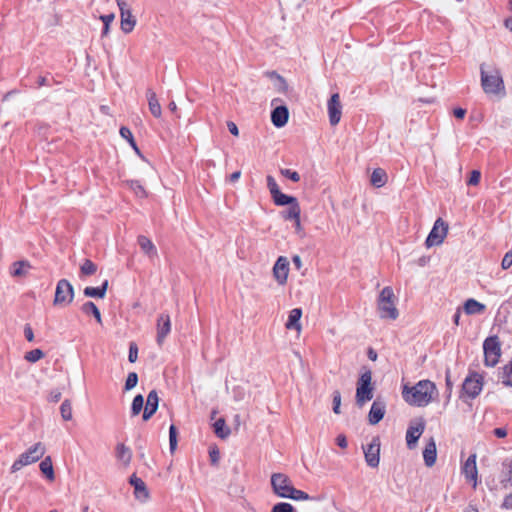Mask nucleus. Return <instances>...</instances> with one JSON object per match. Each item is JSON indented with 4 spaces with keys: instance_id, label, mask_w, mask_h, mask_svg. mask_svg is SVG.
<instances>
[{
    "instance_id": "45",
    "label": "nucleus",
    "mask_w": 512,
    "mask_h": 512,
    "mask_svg": "<svg viewBox=\"0 0 512 512\" xmlns=\"http://www.w3.org/2000/svg\"><path fill=\"white\" fill-rule=\"evenodd\" d=\"M280 173L282 176L290 179L293 182H299L301 177L297 171H292L290 169H281Z\"/></svg>"
},
{
    "instance_id": "42",
    "label": "nucleus",
    "mask_w": 512,
    "mask_h": 512,
    "mask_svg": "<svg viewBox=\"0 0 512 512\" xmlns=\"http://www.w3.org/2000/svg\"><path fill=\"white\" fill-rule=\"evenodd\" d=\"M271 512H295V509L290 503L280 502L272 507Z\"/></svg>"
},
{
    "instance_id": "57",
    "label": "nucleus",
    "mask_w": 512,
    "mask_h": 512,
    "mask_svg": "<svg viewBox=\"0 0 512 512\" xmlns=\"http://www.w3.org/2000/svg\"><path fill=\"white\" fill-rule=\"evenodd\" d=\"M493 433L498 438H504L507 436V430L502 427L494 429Z\"/></svg>"
},
{
    "instance_id": "31",
    "label": "nucleus",
    "mask_w": 512,
    "mask_h": 512,
    "mask_svg": "<svg viewBox=\"0 0 512 512\" xmlns=\"http://www.w3.org/2000/svg\"><path fill=\"white\" fill-rule=\"evenodd\" d=\"M272 199L277 206L291 205L298 201L297 198H295L293 196L286 195V194L282 193L281 191H278L277 193H275L272 196Z\"/></svg>"
},
{
    "instance_id": "47",
    "label": "nucleus",
    "mask_w": 512,
    "mask_h": 512,
    "mask_svg": "<svg viewBox=\"0 0 512 512\" xmlns=\"http://www.w3.org/2000/svg\"><path fill=\"white\" fill-rule=\"evenodd\" d=\"M266 181H267V188L269 189L271 196H273L275 193L280 191L276 180L271 175H268L266 177Z\"/></svg>"
},
{
    "instance_id": "38",
    "label": "nucleus",
    "mask_w": 512,
    "mask_h": 512,
    "mask_svg": "<svg viewBox=\"0 0 512 512\" xmlns=\"http://www.w3.org/2000/svg\"><path fill=\"white\" fill-rule=\"evenodd\" d=\"M504 468L506 469L505 477L502 480V483L505 487L508 485L512 486V459H507L503 463Z\"/></svg>"
},
{
    "instance_id": "55",
    "label": "nucleus",
    "mask_w": 512,
    "mask_h": 512,
    "mask_svg": "<svg viewBox=\"0 0 512 512\" xmlns=\"http://www.w3.org/2000/svg\"><path fill=\"white\" fill-rule=\"evenodd\" d=\"M336 443L339 447H341L343 449H345L348 445L347 439H346L345 435H343V434H340L337 436Z\"/></svg>"
},
{
    "instance_id": "60",
    "label": "nucleus",
    "mask_w": 512,
    "mask_h": 512,
    "mask_svg": "<svg viewBox=\"0 0 512 512\" xmlns=\"http://www.w3.org/2000/svg\"><path fill=\"white\" fill-rule=\"evenodd\" d=\"M453 114L456 118L462 119V118H464V116L466 114V110H464L462 108H456V109H454Z\"/></svg>"
},
{
    "instance_id": "35",
    "label": "nucleus",
    "mask_w": 512,
    "mask_h": 512,
    "mask_svg": "<svg viewBox=\"0 0 512 512\" xmlns=\"http://www.w3.org/2000/svg\"><path fill=\"white\" fill-rule=\"evenodd\" d=\"M120 135L122 138L126 139L130 146L134 149V151L137 153V154H140V150L134 140V137H133V134L131 132V130L127 127H121L120 128Z\"/></svg>"
},
{
    "instance_id": "46",
    "label": "nucleus",
    "mask_w": 512,
    "mask_h": 512,
    "mask_svg": "<svg viewBox=\"0 0 512 512\" xmlns=\"http://www.w3.org/2000/svg\"><path fill=\"white\" fill-rule=\"evenodd\" d=\"M81 310L87 316L96 317V305L93 302L83 304Z\"/></svg>"
},
{
    "instance_id": "18",
    "label": "nucleus",
    "mask_w": 512,
    "mask_h": 512,
    "mask_svg": "<svg viewBox=\"0 0 512 512\" xmlns=\"http://www.w3.org/2000/svg\"><path fill=\"white\" fill-rule=\"evenodd\" d=\"M129 483L134 488V496L141 502H146L149 498V492L146 487L145 482L136 476V474H132Z\"/></svg>"
},
{
    "instance_id": "39",
    "label": "nucleus",
    "mask_w": 512,
    "mask_h": 512,
    "mask_svg": "<svg viewBox=\"0 0 512 512\" xmlns=\"http://www.w3.org/2000/svg\"><path fill=\"white\" fill-rule=\"evenodd\" d=\"M44 357V352L41 349H33L24 355V359L30 363H36Z\"/></svg>"
},
{
    "instance_id": "6",
    "label": "nucleus",
    "mask_w": 512,
    "mask_h": 512,
    "mask_svg": "<svg viewBox=\"0 0 512 512\" xmlns=\"http://www.w3.org/2000/svg\"><path fill=\"white\" fill-rule=\"evenodd\" d=\"M74 300V288L70 281L67 279H61L57 282L55 288V294L53 299V305L55 307H67Z\"/></svg>"
},
{
    "instance_id": "11",
    "label": "nucleus",
    "mask_w": 512,
    "mask_h": 512,
    "mask_svg": "<svg viewBox=\"0 0 512 512\" xmlns=\"http://www.w3.org/2000/svg\"><path fill=\"white\" fill-rule=\"evenodd\" d=\"M483 388V377L478 373H471L466 377L463 385L462 391L469 398L477 397Z\"/></svg>"
},
{
    "instance_id": "49",
    "label": "nucleus",
    "mask_w": 512,
    "mask_h": 512,
    "mask_svg": "<svg viewBox=\"0 0 512 512\" xmlns=\"http://www.w3.org/2000/svg\"><path fill=\"white\" fill-rule=\"evenodd\" d=\"M340 406H341V394L339 391H334L333 393V411L335 414H340Z\"/></svg>"
},
{
    "instance_id": "14",
    "label": "nucleus",
    "mask_w": 512,
    "mask_h": 512,
    "mask_svg": "<svg viewBox=\"0 0 512 512\" xmlns=\"http://www.w3.org/2000/svg\"><path fill=\"white\" fill-rule=\"evenodd\" d=\"M120 14H121V30L128 34L133 31L135 25H136V19L132 15L131 10L128 8L126 2L117 0Z\"/></svg>"
},
{
    "instance_id": "33",
    "label": "nucleus",
    "mask_w": 512,
    "mask_h": 512,
    "mask_svg": "<svg viewBox=\"0 0 512 512\" xmlns=\"http://www.w3.org/2000/svg\"><path fill=\"white\" fill-rule=\"evenodd\" d=\"M40 470L49 480H54V469L50 457H46L44 460H42L40 463Z\"/></svg>"
},
{
    "instance_id": "29",
    "label": "nucleus",
    "mask_w": 512,
    "mask_h": 512,
    "mask_svg": "<svg viewBox=\"0 0 512 512\" xmlns=\"http://www.w3.org/2000/svg\"><path fill=\"white\" fill-rule=\"evenodd\" d=\"M370 181L377 188L383 187L387 182V174L381 168L374 169Z\"/></svg>"
},
{
    "instance_id": "4",
    "label": "nucleus",
    "mask_w": 512,
    "mask_h": 512,
    "mask_svg": "<svg viewBox=\"0 0 512 512\" xmlns=\"http://www.w3.org/2000/svg\"><path fill=\"white\" fill-rule=\"evenodd\" d=\"M481 86L484 92L488 95H494L499 98L505 96V85L502 76L498 70H494L488 74L484 65H481Z\"/></svg>"
},
{
    "instance_id": "30",
    "label": "nucleus",
    "mask_w": 512,
    "mask_h": 512,
    "mask_svg": "<svg viewBox=\"0 0 512 512\" xmlns=\"http://www.w3.org/2000/svg\"><path fill=\"white\" fill-rule=\"evenodd\" d=\"M30 263L28 261H16L12 264V276L14 277H20L27 274L28 270L30 269Z\"/></svg>"
},
{
    "instance_id": "32",
    "label": "nucleus",
    "mask_w": 512,
    "mask_h": 512,
    "mask_svg": "<svg viewBox=\"0 0 512 512\" xmlns=\"http://www.w3.org/2000/svg\"><path fill=\"white\" fill-rule=\"evenodd\" d=\"M214 432L221 439L227 438L231 433L230 429L226 426L225 420L223 418H219L214 423Z\"/></svg>"
},
{
    "instance_id": "10",
    "label": "nucleus",
    "mask_w": 512,
    "mask_h": 512,
    "mask_svg": "<svg viewBox=\"0 0 512 512\" xmlns=\"http://www.w3.org/2000/svg\"><path fill=\"white\" fill-rule=\"evenodd\" d=\"M425 430V420L417 418L410 422L406 431V444L409 449H414Z\"/></svg>"
},
{
    "instance_id": "16",
    "label": "nucleus",
    "mask_w": 512,
    "mask_h": 512,
    "mask_svg": "<svg viewBox=\"0 0 512 512\" xmlns=\"http://www.w3.org/2000/svg\"><path fill=\"white\" fill-rule=\"evenodd\" d=\"M462 473L466 480L472 483L473 488H476L478 484V469L475 454H472L467 458L463 464Z\"/></svg>"
},
{
    "instance_id": "1",
    "label": "nucleus",
    "mask_w": 512,
    "mask_h": 512,
    "mask_svg": "<svg viewBox=\"0 0 512 512\" xmlns=\"http://www.w3.org/2000/svg\"><path fill=\"white\" fill-rule=\"evenodd\" d=\"M438 389L430 380H420L415 385L402 386V398L410 406L426 407L438 397Z\"/></svg>"
},
{
    "instance_id": "63",
    "label": "nucleus",
    "mask_w": 512,
    "mask_h": 512,
    "mask_svg": "<svg viewBox=\"0 0 512 512\" xmlns=\"http://www.w3.org/2000/svg\"><path fill=\"white\" fill-rule=\"evenodd\" d=\"M25 336L29 342L34 340V333L30 327L25 328Z\"/></svg>"
},
{
    "instance_id": "17",
    "label": "nucleus",
    "mask_w": 512,
    "mask_h": 512,
    "mask_svg": "<svg viewBox=\"0 0 512 512\" xmlns=\"http://www.w3.org/2000/svg\"><path fill=\"white\" fill-rule=\"evenodd\" d=\"M171 331V320L168 314H161L157 319L156 341L162 345Z\"/></svg>"
},
{
    "instance_id": "26",
    "label": "nucleus",
    "mask_w": 512,
    "mask_h": 512,
    "mask_svg": "<svg viewBox=\"0 0 512 512\" xmlns=\"http://www.w3.org/2000/svg\"><path fill=\"white\" fill-rule=\"evenodd\" d=\"M146 95L148 99V107L151 114L156 118H160L162 115V108L158 101L156 93L152 90H148Z\"/></svg>"
},
{
    "instance_id": "22",
    "label": "nucleus",
    "mask_w": 512,
    "mask_h": 512,
    "mask_svg": "<svg viewBox=\"0 0 512 512\" xmlns=\"http://www.w3.org/2000/svg\"><path fill=\"white\" fill-rule=\"evenodd\" d=\"M116 459L118 464L126 469L132 459L131 449L125 446L123 443L118 444L116 446Z\"/></svg>"
},
{
    "instance_id": "5",
    "label": "nucleus",
    "mask_w": 512,
    "mask_h": 512,
    "mask_svg": "<svg viewBox=\"0 0 512 512\" xmlns=\"http://www.w3.org/2000/svg\"><path fill=\"white\" fill-rule=\"evenodd\" d=\"M45 454V447L42 443H36L27 449L25 452L12 463L11 472L15 473L21 470L23 467L28 466L32 463L37 462Z\"/></svg>"
},
{
    "instance_id": "3",
    "label": "nucleus",
    "mask_w": 512,
    "mask_h": 512,
    "mask_svg": "<svg viewBox=\"0 0 512 512\" xmlns=\"http://www.w3.org/2000/svg\"><path fill=\"white\" fill-rule=\"evenodd\" d=\"M377 308L381 319L395 320L399 316L395 305V295L393 289L389 286L384 287L380 292Z\"/></svg>"
},
{
    "instance_id": "9",
    "label": "nucleus",
    "mask_w": 512,
    "mask_h": 512,
    "mask_svg": "<svg viewBox=\"0 0 512 512\" xmlns=\"http://www.w3.org/2000/svg\"><path fill=\"white\" fill-rule=\"evenodd\" d=\"M447 233L448 225L443 219L438 218L426 239V246L430 248L442 244L445 237L447 236Z\"/></svg>"
},
{
    "instance_id": "51",
    "label": "nucleus",
    "mask_w": 512,
    "mask_h": 512,
    "mask_svg": "<svg viewBox=\"0 0 512 512\" xmlns=\"http://www.w3.org/2000/svg\"><path fill=\"white\" fill-rule=\"evenodd\" d=\"M512 266V251H508L501 262L502 269L506 270Z\"/></svg>"
},
{
    "instance_id": "24",
    "label": "nucleus",
    "mask_w": 512,
    "mask_h": 512,
    "mask_svg": "<svg viewBox=\"0 0 512 512\" xmlns=\"http://www.w3.org/2000/svg\"><path fill=\"white\" fill-rule=\"evenodd\" d=\"M137 241L142 252L150 259H155L158 256L157 248L149 238L140 235Z\"/></svg>"
},
{
    "instance_id": "37",
    "label": "nucleus",
    "mask_w": 512,
    "mask_h": 512,
    "mask_svg": "<svg viewBox=\"0 0 512 512\" xmlns=\"http://www.w3.org/2000/svg\"><path fill=\"white\" fill-rule=\"evenodd\" d=\"M501 379L505 386L512 387V360L504 366Z\"/></svg>"
},
{
    "instance_id": "40",
    "label": "nucleus",
    "mask_w": 512,
    "mask_h": 512,
    "mask_svg": "<svg viewBox=\"0 0 512 512\" xmlns=\"http://www.w3.org/2000/svg\"><path fill=\"white\" fill-rule=\"evenodd\" d=\"M143 405H144L143 396L141 394L136 395L132 402V407H131L132 415H134V416L138 415L142 411Z\"/></svg>"
},
{
    "instance_id": "13",
    "label": "nucleus",
    "mask_w": 512,
    "mask_h": 512,
    "mask_svg": "<svg viewBox=\"0 0 512 512\" xmlns=\"http://www.w3.org/2000/svg\"><path fill=\"white\" fill-rule=\"evenodd\" d=\"M365 461L368 466L376 468L380 462V441L373 438L372 441L364 447Z\"/></svg>"
},
{
    "instance_id": "19",
    "label": "nucleus",
    "mask_w": 512,
    "mask_h": 512,
    "mask_svg": "<svg viewBox=\"0 0 512 512\" xmlns=\"http://www.w3.org/2000/svg\"><path fill=\"white\" fill-rule=\"evenodd\" d=\"M386 412V404L383 400L379 398L376 399L371 406V409L368 414V421L371 425L378 424L384 417Z\"/></svg>"
},
{
    "instance_id": "2",
    "label": "nucleus",
    "mask_w": 512,
    "mask_h": 512,
    "mask_svg": "<svg viewBox=\"0 0 512 512\" xmlns=\"http://www.w3.org/2000/svg\"><path fill=\"white\" fill-rule=\"evenodd\" d=\"M271 487L275 495L281 498H289L297 501H306L310 496L301 490L294 488L291 479L284 473H273L271 475Z\"/></svg>"
},
{
    "instance_id": "28",
    "label": "nucleus",
    "mask_w": 512,
    "mask_h": 512,
    "mask_svg": "<svg viewBox=\"0 0 512 512\" xmlns=\"http://www.w3.org/2000/svg\"><path fill=\"white\" fill-rule=\"evenodd\" d=\"M95 270L96 268L94 263L89 259H85L80 265V271L78 274L79 280L83 282L86 281L87 277L93 275Z\"/></svg>"
},
{
    "instance_id": "23",
    "label": "nucleus",
    "mask_w": 512,
    "mask_h": 512,
    "mask_svg": "<svg viewBox=\"0 0 512 512\" xmlns=\"http://www.w3.org/2000/svg\"><path fill=\"white\" fill-rule=\"evenodd\" d=\"M423 458L427 467H432L436 463L437 448L433 438H430L423 450Z\"/></svg>"
},
{
    "instance_id": "21",
    "label": "nucleus",
    "mask_w": 512,
    "mask_h": 512,
    "mask_svg": "<svg viewBox=\"0 0 512 512\" xmlns=\"http://www.w3.org/2000/svg\"><path fill=\"white\" fill-rule=\"evenodd\" d=\"M159 398L155 390L149 392L146 400V406L143 412V420L147 421L158 409Z\"/></svg>"
},
{
    "instance_id": "41",
    "label": "nucleus",
    "mask_w": 512,
    "mask_h": 512,
    "mask_svg": "<svg viewBox=\"0 0 512 512\" xmlns=\"http://www.w3.org/2000/svg\"><path fill=\"white\" fill-rule=\"evenodd\" d=\"M61 416L65 421H70L73 417L72 407L68 401H64L60 407Z\"/></svg>"
},
{
    "instance_id": "58",
    "label": "nucleus",
    "mask_w": 512,
    "mask_h": 512,
    "mask_svg": "<svg viewBox=\"0 0 512 512\" xmlns=\"http://www.w3.org/2000/svg\"><path fill=\"white\" fill-rule=\"evenodd\" d=\"M279 83L277 84V89L281 92H285L287 90V83L280 76H277Z\"/></svg>"
},
{
    "instance_id": "50",
    "label": "nucleus",
    "mask_w": 512,
    "mask_h": 512,
    "mask_svg": "<svg viewBox=\"0 0 512 512\" xmlns=\"http://www.w3.org/2000/svg\"><path fill=\"white\" fill-rule=\"evenodd\" d=\"M137 358H138V347H137L136 343L131 342L130 346H129L128 359L131 363H134V362H136Z\"/></svg>"
},
{
    "instance_id": "56",
    "label": "nucleus",
    "mask_w": 512,
    "mask_h": 512,
    "mask_svg": "<svg viewBox=\"0 0 512 512\" xmlns=\"http://www.w3.org/2000/svg\"><path fill=\"white\" fill-rule=\"evenodd\" d=\"M294 227H295V232L298 235L303 236V227H302V224L300 221V217H298L297 219L294 220Z\"/></svg>"
},
{
    "instance_id": "34",
    "label": "nucleus",
    "mask_w": 512,
    "mask_h": 512,
    "mask_svg": "<svg viewBox=\"0 0 512 512\" xmlns=\"http://www.w3.org/2000/svg\"><path fill=\"white\" fill-rule=\"evenodd\" d=\"M300 214H301V208L297 201V202L289 205L288 210L283 212V218L285 220H293L294 221L295 219L300 217Z\"/></svg>"
},
{
    "instance_id": "43",
    "label": "nucleus",
    "mask_w": 512,
    "mask_h": 512,
    "mask_svg": "<svg viewBox=\"0 0 512 512\" xmlns=\"http://www.w3.org/2000/svg\"><path fill=\"white\" fill-rule=\"evenodd\" d=\"M138 383V375L135 372H130L127 376L124 389L129 391L133 389Z\"/></svg>"
},
{
    "instance_id": "15",
    "label": "nucleus",
    "mask_w": 512,
    "mask_h": 512,
    "mask_svg": "<svg viewBox=\"0 0 512 512\" xmlns=\"http://www.w3.org/2000/svg\"><path fill=\"white\" fill-rule=\"evenodd\" d=\"M327 108L329 122L332 126H336L340 122L342 116V104L338 93L331 95L327 104Z\"/></svg>"
},
{
    "instance_id": "7",
    "label": "nucleus",
    "mask_w": 512,
    "mask_h": 512,
    "mask_svg": "<svg viewBox=\"0 0 512 512\" xmlns=\"http://www.w3.org/2000/svg\"><path fill=\"white\" fill-rule=\"evenodd\" d=\"M372 374L370 371L364 372L357 383L356 404L362 407L366 402L373 398Z\"/></svg>"
},
{
    "instance_id": "52",
    "label": "nucleus",
    "mask_w": 512,
    "mask_h": 512,
    "mask_svg": "<svg viewBox=\"0 0 512 512\" xmlns=\"http://www.w3.org/2000/svg\"><path fill=\"white\" fill-rule=\"evenodd\" d=\"M481 178V173L478 170H473L470 174L468 185L476 186L478 185Z\"/></svg>"
},
{
    "instance_id": "62",
    "label": "nucleus",
    "mask_w": 512,
    "mask_h": 512,
    "mask_svg": "<svg viewBox=\"0 0 512 512\" xmlns=\"http://www.w3.org/2000/svg\"><path fill=\"white\" fill-rule=\"evenodd\" d=\"M292 261H293V264L295 265V267L298 270L301 269V267H302V260H301V257L299 255L293 256Z\"/></svg>"
},
{
    "instance_id": "27",
    "label": "nucleus",
    "mask_w": 512,
    "mask_h": 512,
    "mask_svg": "<svg viewBox=\"0 0 512 512\" xmlns=\"http://www.w3.org/2000/svg\"><path fill=\"white\" fill-rule=\"evenodd\" d=\"M463 309L466 314L474 315L483 313L486 309V306L471 298L465 301Z\"/></svg>"
},
{
    "instance_id": "61",
    "label": "nucleus",
    "mask_w": 512,
    "mask_h": 512,
    "mask_svg": "<svg viewBox=\"0 0 512 512\" xmlns=\"http://www.w3.org/2000/svg\"><path fill=\"white\" fill-rule=\"evenodd\" d=\"M84 294L88 297H96V287H86Z\"/></svg>"
},
{
    "instance_id": "54",
    "label": "nucleus",
    "mask_w": 512,
    "mask_h": 512,
    "mask_svg": "<svg viewBox=\"0 0 512 512\" xmlns=\"http://www.w3.org/2000/svg\"><path fill=\"white\" fill-rule=\"evenodd\" d=\"M227 128L229 130V132L234 135V136H238L239 135V129L237 127V125L232 122V121H228L227 122Z\"/></svg>"
},
{
    "instance_id": "48",
    "label": "nucleus",
    "mask_w": 512,
    "mask_h": 512,
    "mask_svg": "<svg viewBox=\"0 0 512 512\" xmlns=\"http://www.w3.org/2000/svg\"><path fill=\"white\" fill-rule=\"evenodd\" d=\"M99 18L104 23V28H103L102 34L106 35V34H108L109 25L113 22V20L115 18V15L114 14H108V15L100 16Z\"/></svg>"
},
{
    "instance_id": "25",
    "label": "nucleus",
    "mask_w": 512,
    "mask_h": 512,
    "mask_svg": "<svg viewBox=\"0 0 512 512\" xmlns=\"http://www.w3.org/2000/svg\"><path fill=\"white\" fill-rule=\"evenodd\" d=\"M302 316V310L300 308H294L290 311L288 320L285 324L286 329L288 330H296L300 332L302 329L300 319Z\"/></svg>"
},
{
    "instance_id": "8",
    "label": "nucleus",
    "mask_w": 512,
    "mask_h": 512,
    "mask_svg": "<svg viewBox=\"0 0 512 512\" xmlns=\"http://www.w3.org/2000/svg\"><path fill=\"white\" fill-rule=\"evenodd\" d=\"M483 350L486 366H495L499 362V358L501 356V345L498 337H488L483 343Z\"/></svg>"
},
{
    "instance_id": "36",
    "label": "nucleus",
    "mask_w": 512,
    "mask_h": 512,
    "mask_svg": "<svg viewBox=\"0 0 512 512\" xmlns=\"http://www.w3.org/2000/svg\"><path fill=\"white\" fill-rule=\"evenodd\" d=\"M129 188L134 191V194L139 198L147 197V192L144 187L137 180L128 181Z\"/></svg>"
},
{
    "instance_id": "12",
    "label": "nucleus",
    "mask_w": 512,
    "mask_h": 512,
    "mask_svg": "<svg viewBox=\"0 0 512 512\" xmlns=\"http://www.w3.org/2000/svg\"><path fill=\"white\" fill-rule=\"evenodd\" d=\"M273 277L279 285H285L287 283L289 275V261L287 257L280 256L276 260L273 269Z\"/></svg>"
},
{
    "instance_id": "20",
    "label": "nucleus",
    "mask_w": 512,
    "mask_h": 512,
    "mask_svg": "<svg viewBox=\"0 0 512 512\" xmlns=\"http://www.w3.org/2000/svg\"><path fill=\"white\" fill-rule=\"evenodd\" d=\"M289 119V111L286 106H278L271 113V121L274 126L281 128L285 126Z\"/></svg>"
},
{
    "instance_id": "53",
    "label": "nucleus",
    "mask_w": 512,
    "mask_h": 512,
    "mask_svg": "<svg viewBox=\"0 0 512 512\" xmlns=\"http://www.w3.org/2000/svg\"><path fill=\"white\" fill-rule=\"evenodd\" d=\"M502 508L507 510L512 509V492L504 498Z\"/></svg>"
},
{
    "instance_id": "59",
    "label": "nucleus",
    "mask_w": 512,
    "mask_h": 512,
    "mask_svg": "<svg viewBox=\"0 0 512 512\" xmlns=\"http://www.w3.org/2000/svg\"><path fill=\"white\" fill-rule=\"evenodd\" d=\"M108 287V281H104L101 287H98V298H103L105 296L106 290Z\"/></svg>"
},
{
    "instance_id": "64",
    "label": "nucleus",
    "mask_w": 512,
    "mask_h": 512,
    "mask_svg": "<svg viewBox=\"0 0 512 512\" xmlns=\"http://www.w3.org/2000/svg\"><path fill=\"white\" fill-rule=\"evenodd\" d=\"M210 459L213 464L217 463L219 460V452L217 450L210 451Z\"/></svg>"
},
{
    "instance_id": "44",
    "label": "nucleus",
    "mask_w": 512,
    "mask_h": 512,
    "mask_svg": "<svg viewBox=\"0 0 512 512\" xmlns=\"http://www.w3.org/2000/svg\"><path fill=\"white\" fill-rule=\"evenodd\" d=\"M169 445L171 452H174L177 447V429L174 425L169 428Z\"/></svg>"
}]
</instances>
